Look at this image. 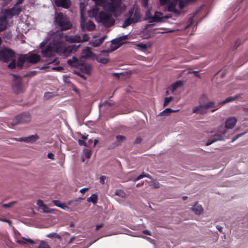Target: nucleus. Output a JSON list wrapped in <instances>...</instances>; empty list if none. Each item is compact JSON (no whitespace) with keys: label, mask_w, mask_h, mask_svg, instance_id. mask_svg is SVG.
<instances>
[{"label":"nucleus","mask_w":248,"mask_h":248,"mask_svg":"<svg viewBox=\"0 0 248 248\" xmlns=\"http://www.w3.org/2000/svg\"><path fill=\"white\" fill-rule=\"evenodd\" d=\"M97 21L102 23L105 26L107 27H110L115 23V20L111 18V15L103 11H101L99 13Z\"/></svg>","instance_id":"423d86ee"},{"label":"nucleus","mask_w":248,"mask_h":248,"mask_svg":"<svg viewBox=\"0 0 248 248\" xmlns=\"http://www.w3.org/2000/svg\"><path fill=\"white\" fill-rule=\"evenodd\" d=\"M115 194L122 198H124L126 196L125 193L122 189H117L115 190Z\"/></svg>","instance_id":"4c0bfd02"},{"label":"nucleus","mask_w":248,"mask_h":248,"mask_svg":"<svg viewBox=\"0 0 248 248\" xmlns=\"http://www.w3.org/2000/svg\"><path fill=\"white\" fill-rule=\"evenodd\" d=\"M127 39V35H123L122 36H120L118 38H115L114 39H113L111 41V43L112 44H118L120 43L121 42Z\"/></svg>","instance_id":"c85d7f7f"},{"label":"nucleus","mask_w":248,"mask_h":248,"mask_svg":"<svg viewBox=\"0 0 248 248\" xmlns=\"http://www.w3.org/2000/svg\"><path fill=\"white\" fill-rule=\"evenodd\" d=\"M133 14V9H131L128 11L127 13V16L128 17L123 22L122 27L125 28L127 27L130 26L132 23H135L137 22V19L133 20L132 18V16Z\"/></svg>","instance_id":"f8f14e48"},{"label":"nucleus","mask_w":248,"mask_h":248,"mask_svg":"<svg viewBox=\"0 0 248 248\" xmlns=\"http://www.w3.org/2000/svg\"><path fill=\"white\" fill-rule=\"evenodd\" d=\"M47 236V237L51 238H56L60 239L61 238V236H60V235H59L58 234H57L56 233H54V232L50 233L49 234H48Z\"/></svg>","instance_id":"a18cd8bd"},{"label":"nucleus","mask_w":248,"mask_h":248,"mask_svg":"<svg viewBox=\"0 0 248 248\" xmlns=\"http://www.w3.org/2000/svg\"><path fill=\"white\" fill-rule=\"evenodd\" d=\"M17 243L21 245H25L27 243H30L31 244H34V242L30 238H25L23 237L21 239L18 240L17 241Z\"/></svg>","instance_id":"bb28decb"},{"label":"nucleus","mask_w":248,"mask_h":248,"mask_svg":"<svg viewBox=\"0 0 248 248\" xmlns=\"http://www.w3.org/2000/svg\"><path fill=\"white\" fill-rule=\"evenodd\" d=\"M37 74V71H31L28 74L24 75V77H32L33 76L36 75Z\"/></svg>","instance_id":"09e8293b"},{"label":"nucleus","mask_w":248,"mask_h":248,"mask_svg":"<svg viewBox=\"0 0 248 248\" xmlns=\"http://www.w3.org/2000/svg\"><path fill=\"white\" fill-rule=\"evenodd\" d=\"M25 61H27L26 54H22L20 55L17 58V66L19 68H22L23 66Z\"/></svg>","instance_id":"4be33fe9"},{"label":"nucleus","mask_w":248,"mask_h":248,"mask_svg":"<svg viewBox=\"0 0 248 248\" xmlns=\"http://www.w3.org/2000/svg\"><path fill=\"white\" fill-rule=\"evenodd\" d=\"M31 120V117L29 113L24 112L16 116L13 120L11 124L13 125L29 123Z\"/></svg>","instance_id":"1a4fd4ad"},{"label":"nucleus","mask_w":248,"mask_h":248,"mask_svg":"<svg viewBox=\"0 0 248 248\" xmlns=\"http://www.w3.org/2000/svg\"><path fill=\"white\" fill-rule=\"evenodd\" d=\"M40 209L43 212L46 213H52L54 211L53 209H49L46 204H44Z\"/></svg>","instance_id":"e433bc0d"},{"label":"nucleus","mask_w":248,"mask_h":248,"mask_svg":"<svg viewBox=\"0 0 248 248\" xmlns=\"http://www.w3.org/2000/svg\"><path fill=\"white\" fill-rule=\"evenodd\" d=\"M160 4L162 5H165L167 4V10L169 12H170V0H159Z\"/></svg>","instance_id":"c9c22d12"},{"label":"nucleus","mask_w":248,"mask_h":248,"mask_svg":"<svg viewBox=\"0 0 248 248\" xmlns=\"http://www.w3.org/2000/svg\"><path fill=\"white\" fill-rule=\"evenodd\" d=\"M52 202L54 205H55L58 207H60V208H61L63 210H66L68 208V207L67 206H66L64 204L61 202L60 201L53 200L52 201Z\"/></svg>","instance_id":"c756f323"},{"label":"nucleus","mask_w":248,"mask_h":248,"mask_svg":"<svg viewBox=\"0 0 248 248\" xmlns=\"http://www.w3.org/2000/svg\"><path fill=\"white\" fill-rule=\"evenodd\" d=\"M237 120L234 117L227 119L225 122V126L227 129L232 128L235 125Z\"/></svg>","instance_id":"6ab92c4d"},{"label":"nucleus","mask_w":248,"mask_h":248,"mask_svg":"<svg viewBox=\"0 0 248 248\" xmlns=\"http://www.w3.org/2000/svg\"><path fill=\"white\" fill-rule=\"evenodd\" d=\"M37 248H51V247L49 246L47 243L45 241H42Z\"/></svg>","instance_id":"58836bf2"},{"label":"nucleus","mask_w":248,"mask_h":248,"mask_svg":"<svg viewBox=\"0 0 248 248\" xmlns=\"http://www.w3.org/2000/svg\"><path fill=\"white\" fill-rule=\"evenodd\" d=\"M21 11V9L20 7L16 6L15 5L13 7L10 9L5 10V13L11 17L14 16L18 15Z\"/></svg>","instance_id":"2eb2a0df"},{"label":"nucleus","mask_w":248,"mask_h":248,"mask_svg":"<svg viewBox=\"0 0 248 248\" xmlns=\"http://www.w3.org/2000/svg\"><path fill=\"white\" fill-rule=\"evenodd\" d=\"M38 139L37 135H31L28 137L14 138L13 140L17 141H24L26 143H33Z\"/></svg>","instance_id":"4468645a"},{"label":"nucleus","mask_w":248,"mask_h":248,"mask_svg":"<svg viewBox=\"0 0 248 248\" xmlns=\"http://www.w3.org/2000/svg\"><path fill=\"white\" fill-rule=\"evenodd\" d=\"M189 24L186 25V27H185V29H186L187 28H188L193 23V19L192 18H190L189 21Z\"/></svg>","instance_id":"69168bd1"},{"label":"nucleus","mask_w":248,"mask_h":248,"mask_svg":"<svg viewBox=\"0 0 248 248\" xmlns=\"http://www.w3.org/2000/svg\"><path fill=\"white\" fill-rule=\"evenodd\" d=\"M149 0H141V5L143 7L146 8L148 5Z\"/></svg>","instance_id":"864d4df0"},{"label":"nucleus","mask_w":248,"mask_h":248,"mask_svg":"<svg viewBox=\"0 0 248 248\" xmlns=\"http://www.w3.org/2000/svg\"><path fill=\"white\" fill-rule=\"evenodd\" d=\"M98 200V196L96 194H92L91 197L87 199L88 202H92L94 204H96Z\"/></svg>","instance_id":"7c9ffc66"},{"label":"nucleus","mask_w":248,"mask_h":248,"mask_svg":"<svg viewBox=\"0 0 248 248\" xmlns=\"http://www.w3.org/2000/svg\"><path fill=\"white\" fill-rule=\"evenodd\" d=\"M12 88L14 92L16 94L23 93L25 90L20 79H16L14 81Z\"/></svg>","instance_id":"9d476101"},{"label":"nucleus","mask_w":248,"mask_h":248,"mask_svg":"<svg viewBox=\"0 0 248 248\" xmlns=\"http://www.w3.org/2000/svg\"><path fill=\"white\" fill-rule=\"evenodd\" d=\"M85 20L84 18V17H83V16H81L80 25V27L81 28L82 31H85Z\"/></svg>","instance_id":"ea45409f"},{"label":"nucleus","mask_w":248,"mask_h":248,"mask_svg":"<svg viewBox=\"0 0 248 248\" xmlns=\"http://www.w3.org/2000/svg\"><path fill=\"white\" fill-rule=\"evenodd\" d=\"M105 38H106V37L104 36V37H102V38H101L100 39H99L98 40H95V41L94 42H93V46L95 47H97V46H100L103 42Z\"/></svg>","instance_id":"f704fd0d"},{"label":"nucleus","mask_w":248,"mask_h":248,"mask_svg":"<svg viewBox=\"0 0 248 248\" xmlns=\"http://www.w3.org/2000/svg\"><path fill=\"white\" fill-rule=\"evenodd\" d=\"M24 1V0H18V1L15 4L16 6H18L21 4Z\"/></svg>","instance_id":"774afa93"},{"label":"nucleus","mask_w":248,"mask_h":248,"mask_svg":"<svg viewBox=\"0 0 248 248\" xmlns=\"http://www.w3.org/2000/svg\"><path fill=\"white\" fill-rule=\"evenodd\" d=\"M51 38H52V44L56 53L66 54L67 51L68 52V53L72 51L73 47H71V46L65 47L63 33L59 31L53 32L51 34Z\"/></svg>","instance_id":"f257e3e1"},{"label":"nucleus","mask_w":248,"mask_h":248,"mask_svg":"<svg viewBox=\"0 0 248 248\" xmlns=\"http://www.w3.org/2000/svg\"><path fill=\"white\" fill-rule=\"evenodd\" d=\"M53 97L52 93H45L44 95V98L45 99H48L51 97Z\"/></svg>","instance_id":"603ef678"},{"label":"nucleus","mask_w":248,"mask_h":248,"mask_svg":"<svg viewBox=\"0 0 248 248\" xmlns=\"http://www.w3.org/2000/svg\"><path fill=\"white\" fill-rule=\"evenodd\" d=\"M170 115V108H168L161 112L157 116V118L159 120H161L162 118H159V117L166 116Z\"/></svg>","instance_id":"a878e982"},{"label":"nucleus","mask_w":248,"mask_h":248,"mask_svg":"<svg viewBox=\"0 0 248 248\" xmlns=\"http://www.w3.org/2000/svg\"><path fill=\"white\" fill-rule=\"evenodd\" d=\"M102 105H108L109 106H112L114 105V103H111L108 101H105L102 103Z\"/></svg>","instance_id":"bf43d9fd"},{"label":"nucleus","mask_w":248,"mask_h":248,"mask_svg":"<svg viewBox=\"0 0 248 248\" xmlns=\"http://www.w3.org/2000/svg\"><path fill=\"white\" fill-rule=\"evenodd\" d=\"M192 209L196 215H201L203 211V208L202 206L198 203H196L193 205V206L192 207Z\"/></svg>","instance_id":"5701e85b"},{"label":"nucleus","mask_w":248,"mask_h":248,"mask_svg":"<svg viewBox=\"0 0 248 248\" xmlns=\"http://www.w3.org/2000/svg\"><path fill=\"white\" fill-rule=\"evenodd\" d=\"M108 52L109 51L108 50L102 51L101 54L96 57V61L98 62L106 64L108 61Z\"/></svg>","instance_id":"ddd939ff"},{"label":"nucleus","mask_w":248,"mask_h":248,"mask_svg":"<svg viewBox=\"0 0 248 248\" xmlns=\"http://www.w3.org/2000/svg\"><path fill=\"white\" fill-rule=\"evenodd\" d=\"M217 106L215 105V103L213 101H210L204 105H200L198 106L193 108L192 111L193 113H199L201 114H205L207 112V110L211 108H216Z\"/></svg>","instance_id":"6e6552de"},{"label":"nucleus","mask_w":248,"mask_h":248,"mask_svg":"<svg viewBox=\"0 0 248 248\" xmlns=\"http://www.w3.org/2000/svg\"><path fill=\"white\" fill-rule=\"evenodd\" d=\"M183 85V82L182 81H177L173 85H171V92L176 90L178 87Z\"/></svg>","instance_id":"473e14b6"},{"label":"nucleus","mask_w":248,"mask_h":248,"mask_svg":"<svg viewBox=\"0 0 248 248\" xmlns=\"http://www.w3.org/2000/svg\"><path fill=\"white\" fill-rule=\"evenodd\" d=\"M171 13H174L176 14L177 13V11L175 8L174 4L171 1Z\"/></svg>","instance_id":"e2e57ef3"},{"label":"nucleus","mask_w":248,"mask_h":248,"mask_svg":"<svg viewBox=\"0 0 248 248\" xmlns=\"http://www.w3.org/2000/svg\"><path fill=\"white\" fill-rule=\"evenodd\" d=\"M132 18H133V20L137 19V22H139L140 18V15L138 13L135 12L133 15V16L132 17Z\"/></svg>","instance_id":"3c124183"},{"label":"nucleus","mask_w":248,"mask_h":248,"mask_svg":"<svg viewBox=\"0 0 248 248\" xmlns=\"http://www.w3.org/2000/svg\"><path fill=\"white\" fill-rule=\"evenodd\" d=\"M95 4L99 6H106L108 4L107 0H93Z\"/></svg>","instance_id":"2f4dec72"},{"label":"nucleus","mask_w":248,"mask_h":248,"mask_svg":"<svg viewBox=\"0 0 248 248\" xmlns=\"http://www.w3.org/2000/svg\"><path fill=\"white\" fill-rule=\"evenodd\" d=\"M16 67V62L15 60H13L9 64L8 67L11 69L15 68Z\"/></svg>","instance_id":"de8ad7c7"},{"label":"nucleus","mask_w":248,"mask_h":248,"mask_svg":"<svg viewBox=\"0 0 248 248\" xmlns=\"http://www.w3.org/2000/svg\"><path fill=\"white\" fill-rule=\"evenodd\" d=\"M107 10L113 14L114 16L117 17L124 12L121 6V0H116L115 1L108 3L106 6Z\"/></svg>","instance_id":"39448f33"},{"label":"nucleus","mask_w":248,"mask_h":248,"mask_svg":"<svg viewBox=\"0 0 248 248\" xmlns=\"http://www.w3.org/2000/svg\"><path fill=\"white\" fill-rule=\"evenodd\" d=\"M78 143L80 146H88V144L84 140H78Z\"/></svg>","instance_id":"8fccbe9b"},{"label":"nucleus","mask_w":248,"mask_h":248,"mask_svg":"<svg viewBox=\"0 0 248 248\" xmlns=\"http://www.w3.org/2000/svg\"><path fill=\"white\" fill-rule=\"evenodd\" d=\"M55 21L56 24L59 26L61 31L68 30L72 27V25L67 17L62 13H58L56 15Z\"/></svg>","instance_id":"7ed1b4c3"},{"label":"nucleus","mask_w":248,"mask_h":248,"mask_svg":"<svg viewBox=\"0 0 248 248\" xmlns=\"http://www.w3.org/2000/svg\"><path fill=\"white\" fill-rule=\"evenodd\" d=\"M47 157L48 158L52 159V160H54V154L51 153H49L47 154Z\"/></svg>","instance_id":"338daca9"},{"label":"nucleus","mask_w":248,"mask_h":248,"mask_svg":"<svg viewBox=\"0 0 248 248\" xmlns=\"http://www.w3.org/2000/svg\"><path fill=\"white\" fill-rule=\"evenodd\" d=\"M144 177H148V178H151V176L148 174H140V175H139L137 177H136L134 181H138L140 179H142Z\"/></svg>","instance_id":"79ce46f5"},{"label":"nucleus","mask_w":248,"mask_h":248,"mask_svg":"<svg viewBox=\"0 0 248 248\" xmlns=\"http://www.w3.org/2000/svg\"><path fill=\"white\" fill-rule=\"evenodd\" d=\"M82 57L85 58H91L94 53L91 51L89 47H87L82 51Z\"/></svg>","instance_id":"b1692460"},{"label":"nucleus","mask_w":248,"mask_h":248,"mask_svg":"<svg viewBox=\"0 0 248 248\" xmlns=\"http://www.w3.org/2000/svg\"><path fill=\"white\" fill-rule=\"evenodd\" d=\"M16 203V201H13L8 203H4L1 205V206L5 208H8L12 207L14 204Z\"/></svg>","instance_id":"a19ab883"},{"label":"nucleus","mask_w":248,"mask_h":248,"mask_svg":"<svg viewBox=\"0 0 248 248\" xmlns=\"http://www.w3.org/2000/svg\"><path fill=\"white\" fill-rule=\"evenodd\" d=\"M170 102V96L168 97H166L165 98V101L164 103V107L167 106L169 103Z\"/></svg>","instance_id":"4d7b16f0"},{"label":"nucleus","mask_w":248,"mask_h":248,"mask_svg":"<svg viewBox=\"0 0 248 248\" xmlns=\"http://www.w3.org/2000/svg\"><path fill=\"white\" fill-rule=\"evenodd\" d=\"M84 156L87 158H89L91 155V151L90 150L86 149L84 150Z\"/></svg>","instance_id":"37998d69"},{"label":"nucleus","mask_w":248,"mask_h":248,"mask_svg":"<svg viewBox=\"0 0 248 248\" xmlns=\"http://www.w3.org/2000/svg\"><path fill=\"white\" fill-rule=\"evenodd\" d=\"M37 204L39 206V207L40 208H41L45 204H44V202L42 200H39L37 202Z\"/></svg>","instance_id":"680f3d73"},{"label":"nucleus","mask_w":248,"mask_h":248,"mask_svg":"<svg viewBox=\"0 0 248 248\" xmlns=\"http://www.w3.org/2000/svg\"><path fill=\"white\" fill-rule=\"evenodd\" d=\"M55 52H56L53 46L51 45L46 46L44 49H42L41 53L44 57H51Z\"/></svg>","instance_id":"9b49d317"},{"label":"nucleus","mask_w":248,"mask_h":248,"mask_svg":"<svg viewBox=\"0 0 248 248\" xmlns=\"http://www.w3.org/2000/svg\"><path fill=\"white\" fill-rule=\"evenodd\" d=\"M204 100H207V97L205 95H202L200 99V103H203Z\"/></svg>","instance_id":"052dcab7"},{"label":"nucleus","mask_w":248,"mask_h":248,"mask_svg":"<svg viewBox=\"0 0 248 248\" xmlns=\"http://www.w3.org/2000/svg\"><path fill=\"white\" fill-rule=\"evenodd\" d=\"M222 140V137L220 135H216L212 139H209L206 143L207 146L209 145L215 141Z\"/></svg>","instance_id":"393cba45"},{"label":"nucleus","mask_w":248,"mask_h":248,"mask_svg":"<svg viewBox=\"0 0 248 248\" xmlns=\"http://www.w3.org/2000/svg\"><path fill=\"white\" fill-rule=\"evenodd\" d=\"M106 178L107 177L104 175L101 176L99 178L100 183L103 185L105 183V180L106 179Z\"/></svg>","instance_id":"13d9d810"},{"label":"nucleus","mask_w":248,"mask_h":248,"mask_svg":"<svg viewBox=\"0 0 248 248\" xmlns=\"http://www.w3.org/2000/svg\"><path fill=\"white\" fill-rule=\"evenodd\" d=\"M170 17V16H163V13L158 11H155L154 15L152 16L151 9H148L145 13V19L150 20L149 23L163 22L164 19Z\"/></svg>","instance_id":"20e7f679"},{"label":"nucleus","mask_w":248,"mask_h":248,"mask_svg":"<svg viewBox=\"0 0 248 248\" xmlns=\"http://www.w3.org/2000/svg\"><path fill=\"white\" fill-rule=\"evenodd\" d=\"M65 40L70 43H80L81 42V38L79 35L77 34L75 36L65 35Z\"/></svg>","instance_id":"dca6fc26"},{"label":"nucleus","mask_w":248,"mask_h":248,"mask_svg":"<svg viewBox=\"0 0 248 248\" xmlns=\"http://www.w3.org/2000/svg\"><path fill=\"white\" fill-rule=\"evenodd\" d=\"M95 28V25L92 21H89L87 25L86 30L88 31H93Z\"/></svg>","instance_id":"72a5a7b5"},{"label":"nucleus","mask_w":248,"mask_h":248,"mask_svg":"<svg viewBox=\"0 0 248 248\" xmlns=\"http://www.w3.org/2000/svg\"><path fill=\"white\" fill-rule=\"evenodd\" d=\"M27 62L35 64L39 62L40 60V56L37 54H31L29 55H26Z\"/></svg>","instance_id":"f3484780"},{"label":"nucleus","mask_w":248,"mask_h":248,"mask_svg":"<svg viewBox=\"0 0 248 248\" xmlns=\"http://www.w3.org/2000/svg\"><path fill=\"white\" fill-rule=\"evenodd\" d=\"M170 102V96L168 97H166L165 98V101L164 103V107L167 106L169 103Z\"/></svg>","instance_id":"6e6d98bb"},{"label":"nucleus","mask_w":248,"mask_h":248,"mask_svg":"<svg viewBox=\"0 0 248 248\" xmlns=\"http://www.w3.org/2000/svg\"><path fill=\"white\" fill-rule=\"evenodd\" d=\"M15 57V52L8 48L0 49V61L7 62L12 60Z\"/></svg>","instance_id":"0eeeda50"},{"label":"nucleus","mask_w":248,"mask_h":248,"mask_svg":"<svg viewBox=\"0 0 248 248\" xmlns=\"http://www.w3.org/2000/svg\"><path fill=\"white\" fill-rule=\"evenodd\" d=\"M98 14V11L95 9H93L92 11H90L89 13V15L90 16H96Z\"/></svg>","instance_id":"49530a36"},{"label":"nucleus","mask_w":248,"mask_h":248,"mask_svg":"<svg viewBox=\"0 0 248 248\" xmlns=\"http://www.w3.org/2000/svg\"><path fill=\"white\" fill-rule=\"evenodd\" d=\"M67 62L70 66L76 67L78 70H79V71L77 72V74L85 79L86 77L79 72L87 75H90L91 73V65L79 61L76 57H73L72 59H68Z\"/></svg>","instance_id":"f03ea898"},{"label":"nucleus","mask_w":248,"mask_h":248,"mask_svg":"<svg viewBox=\"0 0 248 248\" xmlns=\"http://www.w3.org/2000/svg\"><path fill=\"white\" fill-rule=\"evenodd\" d=\"M126 138L124 136L118 135L116 137V140L114 142L110 148H113L121 145L123 142L125 140Z\"/></svg>","instance_id":"aec40b11"},{"label":"nucleus","mask_w":248,"mask_h":248,"mask_svg":"<svg viewBox=\"0 0 248 248\" xmlns=\"http://www.w3.org/2000/svg\"><path fill=\"white\" fill-rule=\"evenodd\" d=\"M237 97H228L227 99H226L225 100H224L223 101H222L221 102H220L217 105H216V106H217L216 107V109H214V110H212V112H214L215 110H216L217 108H219L220 107V105H223L225 103H228V102H231V101H234V100H235Z\"/></svg>","instance_id":"cd10ccee"},{"label":"nucleus","mask_w":248,"mask_h":248,"mask_svg":"<svg viewBox=\"0 0 248 248\" xmlns=\"http://www.w3.org/2000/svg\"><path fill=\"white\" fill-rule=\"evenodd\" d=\"M4 37L9 40L11 39L12 37V33L11 31H8L4 32Z\"/></svg>","instance_id":"c03bdc74"},{"label":"nucleus","mask_w":248,"mask_h":248,"mask_svg":"<svg viewBox=\"0 0 248 248\" xmlns=\"http://www.w3.org/2000/svg\"><path fill=\"white\" fill-rule=\"evenodd\" d=\"M89 39L90 37L87 34H84L82 36V40H81V42H87L89 41Z\"/></svg>","instance_id":"5fc2aeb1"},{"label":"nucleus","mask_w":248,"mask_h":248,"mask_svg":"<svg viewBox=\"0 0 248 248\" xmlns=\"http://www.w3.org/2000/svg\"><path fill=\"white\" fill-rule=\"evenodd\" d=\"M7 20L5 16L0 17V31L5 30L7 27Z\"/></svg>","instance_id":"412c9836"},{"label":"nucleus","mask_w":248,"mask_h":248,"mask_svg":"<svg viewBox=\"0 0 248 248\" xmlns=\"http://www.w3.org/2000/svg\"><path fill=\"white\" fill-rule=\"evenodd\" d=\"M55 5L58 7L68 9L71 5L70 0H55Z\"/></svg>","instance_id":"a211bd4d"},{"label":"nucleus","mask_w":248,"mask_h":248,"mask_svg":"<svg viewBox=\"0 0 248 248\" xmlns=\"http://www.w3.org/2000/svg\"><path fill=\"white\" fill-rule=\"evenodd\" d=\"M53 70L57 71H61L62 70H63V68L62 66H58V67H55L52 68Z\"/></svg>","instance_id":"0e129e2a"}]
</instances>
